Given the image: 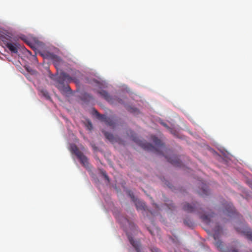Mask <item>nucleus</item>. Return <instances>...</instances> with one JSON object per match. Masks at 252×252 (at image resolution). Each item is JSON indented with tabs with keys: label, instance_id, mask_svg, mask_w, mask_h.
<instances>
[{
	"label": "nucleus",
	"instance_id": "5",
	"mask_svg": "<svg viewBox=\"0 0 252 252\" xmlns=\"http://www.w3.org/2000/svg\"><path fill=\"white\" fill-rule=\"evenodd\" d=\"M222 233V228L219 225H217L214 229L213 238L215 241V245L221 252H238L235 249H225L222 242L219 240Z\"/></svg>",
	"mask_w": 252,
	"mask_h": 252
},
{
	"label": "nucleus",
	"instance_id": "3",
	"mask_svg": "<svg viewBox=\"0 0 252 252\" xmlns=\"http://www.w3.org/2000/svg\"><path fill=\"white\" fill-rule=\"evenodd\" d=\"M124 220L126 224H127L128 225V227L131 231V232H130L127 230H126L129 242L135 249L137 252H140L141 245L140 241L139 240L134 241L132 237L133 235H135L138 232V230L136 229L135 225L128 220L125 218L124 219Z\"/></svg>",
	"mask_w": 252,
	"mask_h": 252
},
{
	"label": "nucleus",
	"instance_id": "8",
	"mask_svg": "<svg viewBox=\"0 0 252 252\" xmlns=\"http://www.w3.org/2000/svg\"><path fill=\"white\" fill-rule=\"evenodd\" d=\"M65 80L60 74L56 79V86L62 93H67L71 91L70 87L65 84Z\"/></svg>",
	"mask_w": 252,
	"mask_h": 252
},
{
	"label": "nucleus",
	"instance_id": "20",
	"mask_svg": "<svg viewBox=\"0 0 252 252\" xmlns=\"http://www.w3.org/2000/svg\"><path fill=\"white\" fill-rule=\"evenodd\" d=\"M127 109L128 110V111H129V112H131V113H137L138 112V109L135 108H133V107H129L127 108Z\"/></svg>",
	"mask_w": 252,
	"mask_h": 252
},
{
	"label": "nucleus",
	"instance_id": "2",
	"mask_svg": "<svg viewBox=\"0 0 252 252\" xmlns=\"http://www.w3.org/2000/svg\"><path fill=\"white\" fill-rule=\"evenodd\" d=\"M183 209L184 211L189 213L194 212L196 211L199 214H200V217L201 219L207 224L210 223L211 219L213 218L214 215V213L208 215L201 214L200 211L201 209L199 208V205L197 203L191 205L189 203L186 202L183 205Z\"/></svg>",
	"mask_w": 252,
	"mask_h": 252
},
{
	"label": "nucleus",
	"instance_id": "6",
	"mask_svg": "<svg viewBox=\"0 0 252 252\" xmlns=\"http://www.w3.org/2000/svg\"><path fill=\"white\" fill-rule=\"evenodd\" d=\"M71 150V152L77 156L82 165L86 168H89L87 158L78 149V147L75 145H72Z\"/></svg>",
	"mask_w": 252,
	"mask_h": 252
},
{
	"label": "nucleus",
	"instance_id": "9",
	"mask_svg": "<svg viewBox=\"0 0 252 252\" xmlns=\"http://www.w3.org/2000/svg\"><path fill=\"white\" fill-rule=\"evenodd\" d=\"M94 115L101 121L104 122L106 124L112 128H114L116 125L115 120L113 117H107L106 115H101L96 110H94Z\"/></svg>",
	"mask_w": 252,
	"mask_h": 252
},
{
	"label": "nucleus",
	"instance_id": "13",
	"mask_svg": "<svg viewBox=\"0 0 252 252\" xmlns=\"http://www.w3.org/2000/svg\"><path fill=\"white\" fill-rule=\"evenodd\" d=\"M165 158L168 162L171 163L174 166L180 167L182 165V162L180 159L175 155H173L171 157L165 156Z\"/></svg>",
	"mask_w": 252,
	"mask_h": 252
},
{
	"label": "nucleus",
	"instance_id": "24",
	"mask_svg": "<svg viewBox=\"0 0 252 252\" xmlns=\"http://www.w3.org/2000/svg\"><path fill=\"white\" fill-rule=\"evenodd\" d=\"M148 230L152 236L155 235V234H154V232H153V231H152V230H151L150 229H149V228L148 229Z\"/></svg>",
	"mask_w": 252,
	"mask_h": 252
},
{
	"label": "nucleus",
	"instance_id": "7",
	"mask_svg": "<svg viewBox=\"0 0 252 252\" xmlns=\"http://www.w3.org/2000/svg\"><path fill=\"white\" fill-rule=\"evenodd\" d=\"M100 95L111 104H124L122 99L117 97H112L104 90H101L98 92Z\"/></svg>",
	"mask_w": 252,
	"mask_h": 252
},
{
	"label": "nucleus",
	"instance_id": "1",
	"mask_svg": "<svg viewBox=\"0 0 252 252\" xmlns=\"http://www.w3.org/2000/svg\"><path fill=\"white\" fill-rule=\"evenodd\" d=\"M151 139L155 143L156 147H154L150 143L141 140L136 137H133L132 140L140 145L143 149L153 152L158 155H163V151H164L165 149V145L162 143L160 139L155 136H152Z\"/></svg>",
	"mask_w": 252,
	"mask_h": 252
},
{
	"label": "nucleus",
	"instance_id": "16",
	"mask_svg": "<svg viewBox=\"0 0 252 252\" xmlns=\"http://www.w3.org/2000/svg\"><path fill=\"white\" fill-rule=\"evenodd\" d=\"M61 74L62 75L63 77L64 78L65 81H67V83L70 82L71 81L74 80L73 77H70L68 74L65 72H62Z\"/></svg>",
	"mask_w": 252,
	"mask_h": 252
},
{
	"label": "nucleus",
	"instance_id": "10",
	"mask_svg": "<svg viewBox=\"0 0 252 252\" xmlns=\"http://www.w3.org/2000/svg\"><path fill=\"white\" fill-rule=\"evenodd\" d=\"M239 226L235 225L236 230L239 233L243 234L248 239H252V232L247 226L243 222H241L239 224Z\"/></svg>",
	"mask_w": 252,
	"mask_h": 252
},
{
	"label": "nucleus",
	"instance_id": "22",
	"mask_svg": "<svg viewBox=\"0 0 252 252\" xmlns=\"http://www.w3.org/2000/svg\"><path fill=\"white\" fill-rule=\"evenodd\" d=\"M151 252H161L158 249L155 248V247H153V248H151Z\"/></svg>",
	"mask_w": 252,
	"mask_h": 252
},
{
	"label": "nucleus",
	"instance_id": "23",
	"mask_svg": "<svg viewBox=\"0 0 252 252\" xmlns=\"http://www.w3.org/2000/svg\"><path fill=\"white\" fill-rule=\"evenodd\" d=\"M103 175L104 176V178L106 180L109 181V178H108V176L105 173H103Z\"/></svg>",
	"mask_w": 252,
	"mask_h": 252
},
{
	"label": "nucleus",
	"instance_id": "19",
	"mask_svg": "<svg viewBox=\"0 0 252 252\" xmlns=\"http://www.w3.org/2000/svg\"><path fill=\"white\" fill-rule=\"evenodd\" d=\"M104 135L107 139L110 141H113L114 140V136L110 133L105 132Z\"/></svg>",
	"mask_w": 252,
	"mask_h": 252
},
{
	"label": "nucleus",
	"instance_id": "26",
	"mask_svg": "<svg viewBox=\"0 0 252 252\" xmlns=\"http://www.w3.org/2000/svg\"><path fill=\"white\" fill-rule=\"evenodd\" d=\"M161 124L165 127H167V125L164 123H162Z\"/></svg>",
	"mask_w": 252,
	"mask_h": 252
},
{
	"label": "nucleus",
	"instance_id": "4",
	"mask_svg": "<svg viewBox=\"0 0 252 252\" xmlns=\"http://www.w3.org/2000/svg\"><path fill=\"white\" fill-rule=\"evenodd\" d=\"M0 41L3 42L11 53L17 54L18 53L19 44L15 37L7 34L1 35L0 36Z\"/></svg>",
	"mask_w": 252,
	"mask_h": 252
},
{
	"label": "nucleus",
	"instance_id": "28",
	"mask_svg": "<svg viewBox=\"0 0 252 252\" xmlns=\"http://www.w3.org/2000/svg\"><path fill=\"white\" fill-rule=\"evenodd\" d=\"M73 79H74L73 81H74V82H76V80H75V79L74 78H73Z\"/></svg>",
	"mask_w": 252,
	"mask_h": 252
},
{
	"label": "nucleus",
	"instance_id": "27",
	"mask_svg": "<svg viewBox=\"0 0 252 252\" xmlns=\"http://www.w3.org/2000/svg\"><path fill=\"white\" fill-rule=\"evenodd\" d=\"M89 125L91 127H92V125L91 123H89Z\"/></svg>",
	"mask_w": 252,
	"mask_h": 252
},
{
	"label": "nucleus",
	"instance_id": "12",
	"mask_svg": "<svg viewBox=\"0 0 252 252\" xmlns=\"http://www.w3.org/2000/svg\"><path fill=\"white\" fill-rule=\"evenodd\" d=\"M128 195L130 196L132 200L134 202L136 208L139 210H145L146 206L145 203L143 201L135 199L133 193L131 191H128Z\"/></svg>",
	"mask_w": 252,
	"mask_h": 252
},
{
	"label": "nucleus",
	"instance_id": "21",
	"mask_svg": "<svg viewBox=\"0 0 252 252\" xmlns=\"http://www.w3.org/2000/svg\"><path fill=\"white\" fill-rule=\"evenodd\" d=\"M84 97L86 99H88L89 101L92 100L93 99V96L89 94H85L84 95Z\"/></svg>",
	"mask_w": 252,
	"mask_h": 252
},
{
	"label": "nucleus",
	"instance_id": "11",
	"mask_svg": "<svg viewBox=\"0 0 252 252\" xmlns=\"http://www.w3.org/2000/svg\"><path fill=\"white\" fill-rule=\"evenodd\" d=\"M236 214L237 213L236 212V210L232 203H229L224 205L222 210L221 215L232 217H234Z\"/></svg>",
	"mask_w": 252,
	"mask_h": 252
},
{
	"label": "nucleus",
	"instance_id": "25",
	"mask_svg": "<svg viewBox=\"0 0 252 252\" xmlns=\"http://www.w3.org/2000/svg\"><path fill=\"white\" fill-rule=\"evenodd\" d=\"M170 204H168V207L170 209H172L173 208V206H170Z\"/></svg>",
	"mask_w": 252,
	"mask_h": 252
},
{
	"label": "nucleus",
	"instance_id": "15",
	"mask_svg": "<svg viewBox=\"0 0 252 252\" xmlns=\"http://www.w3.org/2000/svg\"><path fill=\"white\" fill-rule=\"evenodd\" d=\"M49 57L53 62V63L56 67L60 65L63 62L62 60L59 57L54 54H51Z\"/></svg>",
	"mask_w": 252,
	"mask_h": 252
},
{
	"label": "nucleus",
	"instance_id": "17",
	"mask_svg": "<svg viewBox=\"0 0 252 252\" xmlns=\"http://www.w3.org/2000/svg\"><path fill=\"white\" fill-rule=\"evenodd\" d=\"M184 222L185 225H187L190 228H192L193 227V222L189 219H185L184 221Z\"/></svg>",
	"mask_w": 252,
	"mask_h": 252
},
{
	"label": "nucleus",
	"instance_id": "18",
	"mask_svg": "<svg viewBox=\"0 0 252 252\" xmlns=\"http://www.w3.org/2000/svg\"><path fill=\"white\" fill-rule=\"evenodd\" d=\"M40 92L41 93V94H42L43 96H44L47 99L50 98L49 94L47 90H44V89H41L40 90Z\"/></svg>",
	"mask_w": 252,
	"mask_h": 252
},
{
	"label": "nucleus",
	"instance_id": "14",
	"mask_svg": "<svg viewBox=\"0 0 252 252\" xmlns=\"http://www.w3.org/2000/svg\"><path fill=\"white\" fill-rule=\"evenodd\" d=\"M200 189L198 191L199 194L202 196H205L209 194V191L207 186L203 182L200 183Z\"/></svg>",
	"mask_w": 252,
	"mask_h": 252
}]
</instances>
